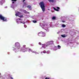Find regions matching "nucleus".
Returning <instances> with one entry per match:
<instances>
[{
  "mask_svg": "<svg viewBox=\"0 0 79 79\" xmlns=\"http://www.w3.org/2000/svg\"><path fill=\"white\" fill-rule=\"evenodd\" d=\"M39 5H40L43 11L44 12V11H45V4H44V2L42 1L40 2V3L39 4Z\"/></svg>",
  "mask_w": 79,
  "mask_h": 79,
  "instance_id": "obj_1",
  "label": "nucleus"
},
{
  "mask_svg": "<svg viewBox=\"0 0 79 79\" xmlns=\"http://www.w3.org/2000/svg\"><path fill=\"white\" fill-rule=\"evenodd\" d=\"M15 47L16 48V49L18 50L19 48V47H20V44L19 43V42H17L15 43Z\"/></svg>",
  "mask_w": 79,
  "mask_h": 79,
  "instance_id": "obj_2",
  "label": "nucleus"
},
{
  "mask_svg": "<svg viewBox=\"0 0 79 79\" xmlns=\"http://www.w3.org/2000/svg\"><path fill=\"white\" fill-rule=\"evenodd\" d=\"M38 35L39 36H40L41 37H44V36L45 35V33L41 31L40 33H39Z\"/></svg>",
  "mask_w": 79,
  "mask_h": 79,
  "instance_id": "obj_3",
  "label": "nucleus"
},
{
  "mask_svg": "<svg viewBox=\"0 0 79 79\" xmlns=\"http://www.w3.org/2000/svg\"><path fill=\"white\" fill-rule=\"evenodd\" d=\"M27 48H22L21 49V51L22 52H26L27 50Z\"/></svg>",
  "mask_w": 79,
  "mask_h": 79,
  "instance_id": "obj_4",
  "label": "nucleus"
},
{
  "mask_svg": "<svg viewBox=\"0 0 79 79\" xmlns=\"http://www.w3.org/2000/svg\"><path fill=\"white\" fill-rule=\"evenodd\" d=\"M0 19L2 21H6V18L2 16V15H0Z\"/></svg>",
  "mask_w": 79,
  "mask_h": 79,
  "instance_id": "obj_5",
  "label": "nucleus"
},
{
  "mask_svg": "<svg viewBox=\"0 0 79 79\" xmlns=\"http://www.w3.org/2000/svg\"><path fill=\"white\" fill-rule=\"evenodd\" d=\"M53 44V41H49L47 43L48 45H50V44Z\"/></svg>",
  "mask_w": 79,
  "mask_h": 79,
  "instance_id": "obj_6",
  "label": "nucleus"
},
{
  "mask_svg": "<svg viewBox=\"0 0 79 79\" xmlns=\"http://www.w3.org/2000/svg\"><path fill=\"white\" fill-rule=\"evenodd\" d=\"M27 49H28L29 52H32V53H35V51H33L32 50L31 48H27Z\"/></svg>",
  "mask_w": 79,
  "mask_h": 79,
  "instance_id": "obj_7",
  "label": "nucleus"
},
{
  "mask_svg": "<svg viewBox=\"0 0 79 79\" xmlns=\"http://www.w3.org/2000/svg\"><path fill=\"white\" fill-rule=\"evenodd\" d=\"M48 1L50 3H54L56 2V1L55 0H48Z\"/></svg>",
  "mask_w": 79,
  "mask_h": 79,
  "instance_id": "obj_8",
  "label": "nucleus"
},
{
  "mask_svg": "<svg viewBox=\"0 0 79 79\" xmlns=\"http://www.w3.org/2000/svg\"><path fill=\"white\" fill-rule=\"evenodd\" d=\"M21 14V13L19 12H17L16 14H15V16H18Z\"/></svg>",
  "mask_w": 79,
  "mask_h": 79,
  "instance_id": "obj_9",
  "label": "nucleus"
},
{
  "mask_svg": "<svg viewBox=\"0 0 79 79\" xmlns=\"http://www.w3.org/2000/svg\"><path fill=\"white\" fill-rule=\"evenodd\" d=\"M23 12L24 13H25V14H27V13H28V14H29V12H28L27 11H26V10H24L23 11Z\"/></svg>",
  "mask_w": 79,
  "mask_h": 79,
  "instance_id": "obj_10",
  "label": "nucleus"
},
{
  "mask_svg": "<svg viewBox=\"0 0 79 79\" xmlns=\"http://www.w3.org/2000/svg\"><path fill=\"white\" fill-rule=\"evenodd\" d=\"M43 47H44V48H46V47H47V45H46L45 44H44L43 45Z\"/></svg>",
  "mask_w": 79,
  "mask_h": 79,
  "instance_id": "obj_11",
  "label": "nucleus"
},
{
  "mask_svg": "<svg viewBox=\"0 0 79 79\" xmlns=\"http://www.w3.org/2000/svg\"><path fill=\"white\" fill-rule=\"evenodd\" d=\"M27 8H29V9H31V6L30 5H28L27 6Z\"/></svg>",
  "mask_w": 79,
  "mask_h": 79,
  "instance_id": "obj_12",
  "label": "nucleus"
},
{
  "mask_svg": "<svg viewBox=\"0 0 79 79\" xmlns=\"http://www.w3.org/2000/svg\"><path fill=\"white\" fill-rule=\"evenodd\" d=\"M53 9L56 11H59V10H58V9H56L55 7H53Z\"/></svg>",
  "mask_w": 79,
  "mask_h": 79,
  "instance_id": "obj_13",
  "label": "nucleus"
},
{
  "mask_svg": "<svg viewBox=\"0 0 79 79\" xmlns=\"http://www.w3.org/2000/svg\"><path fill=\"white\" fill-rule=\"evenodd\" d=\"M32 22L34 23H37V21L35 20H33Z\"/></svg>",
  "mask_w": 79,
  "mask_h": 79,
  "instance_id": "obj_14",
  "label": "nucleus"
},
{
  "mask_svg": "<svg viewBox=\"0 0 79 79\" xmlns=\"http://www.w3.org/2000/svg\"><path fill=\"white\" fill-rule=\"evenodd\" d=\"M61 36L62 37H66V36H65V35H61Z\"/></svg>",
  "mask_w": 79,
  "mask_h": 79,
  "instance_id": "obj_15",
  "label": "nucleus"
},
{
  "mask_svg": "<svg viewBox=\"0 0 79 79\" xmlns=\"http://www.w3.org/2000/svg\"><path fill=\"white\" fill-rule=\"evenodd\" d=\"M62 26L63 27H66V25L64 24H63L62 25Z\"/></svg>",
  "mask_w": 79,
  "mask_h": 79,
  "instance_id": "obj_16",
  "label": "nucleus"
},
{
  "mask_svg": "<svg viewBox=\"0 0 79 79\" xmlns=\"http://www.w3.org/2000/svg\"><path fill=\"white\" fill-rule=\"evenodd\" d=\"M56 19V17H53L52 18V19Z\"/></svg>",
  "mask_w": 79,
  "mask_h": 79,
  "instance_id": "obj_17",
  "label": "nucleus"
},
{
  "mask_svg": "<svg viewBox=\"0 0 79 79\" xmlns=\"http://www.w3.org/2000/svg\"><path fill=\"white\" fill-rule=\"evenodd\" d=\"M18 16H19V17L20 18H22V17H23V15H20Z\"/></svg>",
  "mask_w": 79,
  "mask_h": 79,
  "instance_id": "obj_18",
  "label": "nucleus"
},
{
  "mask_svg": "<svg viewBox=\"0 0 79 79\" xmlns=\"http://www.w3.org/2000/svg\"><path fill=\"white\" fill-rule=\"evenodd\" d=\"M12 2H13V1H14V2H16L17 1V0H11Z\"/></svg>",
  "mask_w": 79,
  "mask_h": 79,
  "instance_id": "obj_19",
  "label": "nucleus"
},
{
  "mask_svg": "<svg viewBox=\"0 0 79 79\" xmlns=\"http://www.w3.org/2000/svg\"><path fill=\"white\" fill-rule=\"evenodd\" d=\"M21 58V56H18V57H17V58L18 59V58Z\"/></svg>",
  "mask_w": 79,
  "mask_h": 79,
  "instance_id": "obj_20",
  "label": "nucleus"
},
{
  "mask_svg": "<svg viewBox=\"0 0 79 79\" xmlns=\"http://www.w3.org/2000/svg\"><path fill=\"white\" fill-rule=\"evenodd\" d=\"M45 79H50V78H48V77H46Z\"/></svg>",
  "mask_w": 79,
  "mask_h": 79,
  "instance_id": "obj_21",
  "label": "nucleus"
},
{
  "mask_svg": "<svg viewBox=\"0 0 79 79\" xmlns=\"http://www.w3.org/2000/svg\"><path fill=\"white\" fill-rule=\"evenodd\" d=\"M58 48H60V47H61L60 46V45H58Z\"/></svg>",
  "mask_w": 79,
  "mask_h": 79,
  "instance_id": "obj_22",
  "label": "nucleus"
},
{
  "mask_svg": "<svg viewBox=\"0 0 79 79\" xmlns=\"http://www.w3.org/2000/svg\"><path fill=\"white\" fill-rule=\"evenodd\" d=\"M57 8L59 10L60 9V7H57Z\"/></svg>",
  "mask_w": 79,
  "mask_h": 79,
  "instance_id": "obj_23",
  "label": "nucleus"
},
{
  "mask_svg": "<svg viewBox=\"0 0 79 79\" xmlns=\"http://www.w3.org/2000/svg\"><path fill=\"white\" fill-rule=\"evenodd\" d=\"M39 45H41V44H42V43H40V42H39Z\"/></svg>",
  "mask_w": 79,
  "mask_h": 79,
  "instance_id": "obj_24",
  "label": "nucleus"
},
{
  "mask_svg": "<svg viewBox=\"0 0 79 79\" xmlns=\"http://www.w3.org/2000/svg\"><path fill=\"white\" fill-rule=\"evenodd\" d=\"M23 47H26V45H23Z\"/></svg>",
  "mask_w": 79,
  "mask_h": 79,
  "instance_id": "obj_25",
  "label": "nucleus"
},
{
  "mask_svg": "<svg viewBox=\"0 0 79 79\" xmlns=\"http://www.w3.org/2000/svg\"><path fill=\"white\" fill-rule=\"evenodd\" d=\"M10 78L11 79H13V78L12 77H10Z\"/></svg>",
  "mask_w": 79,
  "mask_h": 79,
  "instance_id": "obj_26",
  "label": "nucleus"
},
{
  "mask_svg": "<svg viewBox=\"0 0 79 79\" xmlns=\"http://www.w3.org/2000/svg\"><path fill=\"white\" fill-rule=\"evenodd\" d=\"M62 21L63 23H65V21Z\"/></svg>",
  "mask_w": 79,
  "mask_h": 79,
  "instance_id": "obj_27",
  "label": "nucleus"
},
{
  "mask_svg": "<svg viewBox=\"0 0 79 79\" xmlns=\"http://www.w3.org/2000/svg\"><path fill=\"white\" fill-rule=\"evenodd\" d=\"M6 76V74L4 75V76Z\"/></svg>",
  "mask_w": 79,
  "mask_h": 79,
  "instance_id": "obj_28",
  "label": "nucleus"
},
{
  "mask_svg": "<svg viewBox=\"0 0 79 79\" xmlns=\"http://www.w3.org/2000/svg\"><path fill=\"white\" fill-rule=\"evenodd\" d=\"M25 0H23V2H24V1H25Z\"/></svg>",
  "mask_w": 79,
  "mask_h": 79,
  "instance_id": "obj_29",
  "label": "nucleus"
},
{
  "mask_svg": "<svg viewBox=\"0 0 79 79\" xmlns=\"http://www.w3.org/2000/svg\"><path fill=\"white\" fill-rule=\"evenodd\" d=\"M15 3V2H12V3Z\"/></svg>",
  "mask_w": 79,
  "mask_h": 79,
  "instance_id": "obj_30",
  "label": "nucleus"
},
{
  "mask_svg": "<svg viewBox=\"0 0 79 79\" xmlns=\"http://www.w3.org/2000/svg\"><path fill=\"white\" fill-rule=\"evenodd\" d=\"M21 23H23L22 22H21Z\"/></svg>",
  "mask_w": 79,
  "mask_h": 79,
  "instance_id": "obj_31",
  "label": "nucleus"
},
{
  "mask_svg": "<svg viewBox=\"0 0 79 79\" xmlns=\"http://www.w3.org/2000/svg\"><path fill=\"white\" fill-rule=\"evenodd\" d=\"M43 53H45V52H43Z\"/></svg>",
  "mask_w": 79,
  "mask_h": 79,
  "instance_id": "obj_32",
  "label": "nucleus"
},
{
  "mask_svg": "<svg viewBox=\"0 0 79 79\" xmlns=\"http://www.w3.org/2000/svg\"><path fill=\"white\" fill-rule=\"evenodd\" d=\"M19 20H21V19H19Z\"/></svg>",
  "mask_w": 79,
  "mask_h": 79,
  "instance_id": "obj_33",
  "label": "nucleus"
}]
</instances>
